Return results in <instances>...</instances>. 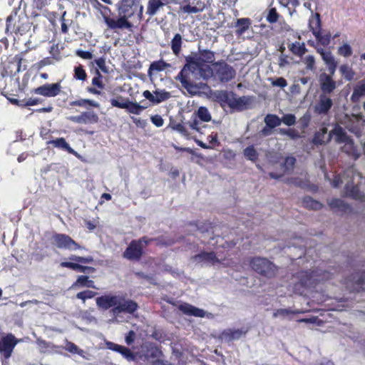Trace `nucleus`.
Instances as JSON below:
<instances>
[{
	"instance_id": "obj_1",
	"label": "nucleus",
	"mask_w": 365,
	"mask_h": 365,
	"mask_svg": "<svg viewBox=\"0 0 365 365\" xmlns=\"http://www.w3.org/2000/svg\"><path fill=\"white\" fill-rule=\"evenodd\" d=\"M144 7L141 0H120L116 4L117 16H103L104 22L110 30L127 29L133 31L134 22L143 19Z\"/></svg>"
},
{
	"instance_id": "obj_2",
	"label": "nucleus",
	"mask_w": 365,
	"mask_h": 365,
	"mask_svg": "<svg viewBox=\"0 0 365 365\" xmlns=\"http://www.w3.org/2000/svg\"><path fill=\"white\" fill-rule=\"evenodd\" d=\"M98 309L108 310L115 317L120 314H133L138 309V303L125 294H104L96 299Z\"/></svg>"
},
{
	"instance_id": "obj_3",
	"label": "nucleus",
	"mask_w": 365,
	"mask_h": 365,
	"mask_svg": "<svg viewBox=\"0 0 365 365\" xmlns=\"http://www.w3.org/2000/svg\"><path fill=\"white\" fill-rule=\"evenodd\" d=\"M185 63L175 77V80L180 82L182 86L190 94L194 95L198 92V87L191 78L199 72L202 76L205 64L202 63L197 53H192L185 56Z\"/></svg>"
},
{
	"instance_id": "obj_4",
	"label": "nucleus",
	"mask_w": 365,
	"mask_h": 365,
	"mask_svg": "<svg viewBox=\"0 0 365 365\" xmlns=\"http://www.w3.org/2000/svg\"><path fill=\"white\" fill-rule=\"evenodd\" d=\"M249 264L254 272L267 279L274 278L278 272L277 267L266 257H252Z\"/></svg>"
},
{
	"instance_id": "obj_5",
	"label": "nucleus",
	"mask_w": 365,
	"mask_h": 365,
	"mask_svg": "<svg viewBox=\"0 0 365 365\" xmlns=\"http://www.w3.org/2000/svg\"><path fill=\"white\" fill-rule=\"evenodd\" d=\"M68 259L71 261L61 262L60 263V267L86 274H93L96 272V269L94 267L81 264L93 262V258L91 256L81 257L76 255H71L68 257Z\"/></svg>"
},
{
	"instance_id": "obj_6",
	"label": "nucleus",
	"mask_w": 365,
	"mask_h": 365,
	"mask_svg": "<svg viewBox=\"0 0 365 365\" xmlns=\"http://www.w3.org/2000/svg\"><path fill=\"white\" fill-rule=\"evenodd\" d=\"M295 277L298 282L294 283L293 290L297 294H306V290L315 288L318 284L316 274L313 271H300L296 273Z\"/></svg>"
},
{
	"instance_id": "obj_7",
	"label": "nucleus",
	"mask_w": 365,
	"mask_h": 365,
	"mask_svg": "<svg viewBox=\"0 0 365 365\" xmlns=\"http://www.w3.org/2000/svg\"><path fill=\"white\" fill-rule=\"evenodd\" d=\"M51 242L53 246L59 250L76 251L83 249V247L71 236L64 233L53 232L51 237Z\"/></svg>"
},
{
	"instance_id": "obj_8",
	"label": "nucleus",
	"mask_w": 365,
	"mask_h": 365,
	"mask_svg": "<svg viewBox=\"0 0 365 365\" xmlns=\"http://www.w3.org/2000/svg\"><path fill=\"white\" fill-rule=\"evenodd\" d=\"M21 341L12 333L0 332V354L4 359H9L13 354L16 346Z\"/></svg>"
},
{
	"instance_id": "obj_9",
	"label": "nucleus",
	"mask_w": 365,
	"mask_h": 365,
	"mask_svg": "<svg viewBox=\"0 0 365 365\" xmlns=\"http://www.w3.org/2000/svg\"><path fill=\"white\" fill-rule=\"evenodd\" d=\"M353 175V170L349 169L346 171L343 176L338 175L332 181V186L334 187H339L341 184L346 181L345 185V195L351 197L354 199H362L363 195L359 191L357 187L353 186L350 182L349 180H346V178H349Z\"/></svg>"
},
{
	"instance_id": "obj_10",
	"label": "nucleus",
	"mask_w": 365,
	"mask_h": 365,
	"mask_svg": "<svg viewBox=\"0 0 365 365\" xmlns=\"http://www.w3.org/2000/svg\"><path fill=\"white\" fill-rule=\"evenodd\" d=\"M215 76L222 83H227L235 78L236 71L232 66L225 61L213 63Z\"/></svg>"
},
{
	"instance_id": "obj_11",
	"label": "nucleus",
	"mask_w": 365,
	"mask_h": 365,
	"mask_svg": "<svg viewBox=\"0 0 365 365\" xmlns=\"http://www.w3.org/2000/svg\"><path fill=\"white\" fill-rule=\"evenodd\" d=\"M330 138H334V140L338 143H344V145L342 150L347 153H354V145L351 139H350L344 130L337 127L331 130L327 138V141L329 140Z\"/></svg>"
},
{
	"instance_id": "obj_12",
	"label": "nucleus",
	"mask_w": 365,
	"mask_h": 365,
	"mask_svg": "<svg viewBox=\"0 0 365 365\" xmlns=\"http://www.w3.org/2000/svg\"><path fill=\"white\" fill-rule=\"evenodd\" d=\"M343 284L350 292L365 289V272H355L346 277Z\"/></svg>"
},
{
	"instance_id": "obj_13",
	"label": "nucleus",
	"mask_w": 365,
	"mask_h": 365,
	"mask_svg": "<svg viewBox=\"0 0 365 365\" xmlns=\"http://www.w3.org/2000/svg\"><path fill=\"white\" fill-rule=\"evenodd\" d=\"M21 20L22 19L16 14L9 15L6 19V32L21 35L25 33L27 26Z\"/></svg>"
},
{
	"instance_id": "obj_14",
	"label": "nucleus",
	"mask_w": 365,
	"mask_h": 365,
	"mask_svg": "<svg viewBox=\"0 0 365 365\" xmlns=\"http://www.w3.org/2000/svg\"><path fill=\"white\" fill-rule=\"evenodd\" d=\"M61 82L55 83H45L32 90V93L47 98L56 97L61 91Z\"/></svg>"
},
{
	"instance_id": "obj_15",
	"label": "nucleus",
	"mask_w": 365,
	"mask_h": 365,
	"mask_svg": "<svg viewBox=\"0 0 365 365\" xmlns=\"http://www.w3.org/2000/svg\"><path fill=\"white\" fill-rule=\"evenodd\" d=\"M144 254V249L139 241L133 240L123 253V257L130 261H139Z\"/></svg>"
},
{
	"instance_id": "obj_16",
	"label": "nucleus",
	"mask_w": 365,
	"mask_h": 365,
	"mask_svg": "<svg viewBox=\"0 0 365 365\" xmlns=\"http://www.w3.org/2000/svg\"><path fill=\"white\" fill-rule=\"evenodd\" d=\"M207 8L205 0H182L181 10L185 14H197Z\"/></svg>"
},
{
	"instance_id": "obj_17",
	"label": "nucleus",
	"mask_w": 365,
	"mask_h": 365,
	"mask_svg": "<svg viewBox=\"0 0 365 365\" xmlns=\"http://www.w3.org/2000/svg\"><path fill=\"white\" fill-rule=\"evenodd\" d=\"M23 60L24 59L21 55H16L14 58L9 60L4 67V71L1 73L2 76H12L19 73Z\"/></svg>"
},
{
	"instance_id": "obj_18",
	"label": "nucleus",
	"mask_w": 365,
	"mask_h": 365,
	"mask_svg": "<svg viewBox=\"0 0 365 365\" xmlns=\"http://www.w3.org/2000/svg\"><path fill=\"white\" fill-rule=\"evenodd\" d=\"M68 119L78 124H94L99 120L98 115L94 111H84L78 115H73Z\"/></svg>"
},
{
	"instance_id": "obj_19",
	"label": "nucleus",
	"mask_w": 365,
	"mask_h": 365,
	"mask_svg": "<svg viewBox=\"0 0 365 365\" xmlns=\"http://www.w3.org/2000/svg\"><path fill=\"white\" fill-rule=\"evenodd\" d=\"M110 104L113 107L126 109L130 113L135 115H139L141 113V111L145 108L143 106L139 105L138 103H135L129 100H127L123 103H118V99H111Z\"/></svg>"
},
{
	"instance_id": "obj_20",
	"label": "nucleus",
	"mask_w": 365,
	"mask_h": 365,
	"mask_svg": "<svg viewBox=\"0 0 365 365\" xmlns=\"http://www.w3.org/2000/svg\"><path fill=\"white\" fill-rule=\"evenodd\" d=\"M192 259L196 262H204L209 265H215L220 262V259L216 256L215 252L213 251H202L200 253L194 255Z\"/></svg>"
},
{
	"instance_id": "obj_21",
	"label": "nucleus",
	"mask_w": 365,
	"mask_h": 365,
	"mask_svg": "<svg viewBox=\"0 0 365 365\" xmlns=\"http://www.w3.org/2000/svg\"><path fill=\"white\" fill-rule=\"evenodd\" d=\"M47 144H51L54 148L66 151L69 154H71L78 158H81V155L70 146L64 138H58L54 140H50L47 142Z\"/></svg>"
},
{
	"instance_id": "obj_22",
	"label": "nucleus",
	"mask_w": 365,
	"mask_h": 365,
	"mask_svg": "<svg viewBox=\"0 0 365 365\" xmlns=\"http://www.w3.org/2000/svg\"><path fill=\"white\" fill-rule=\"evenodd\" d=\"M107 346L109 349L120 353L128 361L135 360V354L129 348L113 342H108Z\"/></svg>"
},
{
	"instance_id": "obj_23",
	"label": "nucleus",
	"mask_w": 365,
	"mask_h": 365,
	"mask_svg": "<svg viewBox=\"0 0 365 365\" xmlns=\"http://www.w3.org/2000/svg\"><path fill=\"white\" fill-rule=\"evenodd\" d=\"M135 241H139L140 245L143 247V249L153 242H158V245L165 246H170L175 243V241L173 239H165V237L163 236L155 238H150L146 236H143L138 240H135Z\"/></svg>"
},
{
	"instance_id": "obj_24",
	"label": "nucleus",
	"mask_w": 365,
	"mask_h": 365,
	"mask_svg": "<svg viewBox=\"0 0 365 365\" xmlns=\"http://www.w3.org/2000/svg\"><path fill=\"white\" fill-rule=\"evenodd\" d=\"M331 73L321 74V91L324 93H330L336 88V82L332 79Z\"/></svg>"
},
{
	"instance_id": "obj_25",
	"label": "nucleus",
	"mask_w": 365,
	"mask_h": 365,
	"mask_svg": "<svg viewBox=\"0 0 365 365\" xmlns=\"http://www.w3.org/2000/svg\"><path fill=\"white\" fill-rule=\"evenodd\" d=\"M287 48L294 56L300 58L307 52L304 43H301L299 41L287 43Z\"/></svg>"
},
{
	"instance_id": "obj_26",
	"label": "nucleus",
	"mask_w": 365,
	"mask_h": 365,
	"mask_svg": "<svg viewBox=\"0 0 365 365\" xmlns=\"http://www.w3.org/2000/svg\"><path fill=\"white\" fill-rule=\"evenodd\" d=\"M321 57L327 65L329 73L334 75L337 66V62L335 61L334 56L330 52L321 51Z\"/></svg>"
},
{
	"instance_id": "obj_27",
	"label": "nucleus",
	"mask_w": 365,
	"mask_h": 365,
	"mask_svg": "<svg viewBox=\"0 0 365 365\" xmlns=\"http://www.w3.org/2000/svg\"><path fill=\"white\" fill-rule=\"evenodd\" d=\"M164 0H148L146 14L150 16H155L165 5Z\"/></svg>"
},
{
	"instance_id": "obj_28",
	"label": "nucleus",
	"mask_w": 365,
	"mask_h": 365,
	"mask_svg": "<svg viewBox=\"0 0 365 365\" xmlns=\"http://www.w3.org/2000/svg\"><path fill=\"white\" fill-rule=\"evenodd\" d=\"M251 24L252 21L249 18L238 19L235 23V27L237 28L235 31L236 35H242L246 31H247L250 29Z\"/></svg>"
},
{
	"instance_id": "obj_29",
	"label": "nucleus",
	"mask_w": 365,
	"mask_h": 365,
	"mask_svg": "<svg viewBox=\"0 0 365 365\" xmlns=\"http://www.w3.org/2000/svg\"><path fill=\"white\" fill-rule=\"evenodd\" d=\"M329 205L331 209L338 212H346L350 210V207L340 199H333Z\"/></svg>"
},
{
	"instance_id": "obj_30",
	"label": "nucleus",
	"mask_w": 365,
	"mask_h": 365,
	"mask_svg": "<svg viewBox=\"0 0 365 365\" xmlns=\"http://www.w3.org/2000/svg\"><path fill=\"white\" fill-rule=\"evenodd\" d=\"M143 348L146 349V353L145 354L146 358L156 359L161 354L160 350L153 343H148Z\"/></svg>"
},
{
	"instance_id": "obj_31",
	"label": "nucleus",
	"mask_w": 365,
	"mask_h": 365,
	"mask_svg": "<svg viewBox=\"0 0 365 365\" xmlns=\"http://www.w3.org/2000/svg\"><path fill=\"white\" fill-rule=\"evenodd\" d=\"M265 125L269 129H273L281 125L280 118L275 114H267L264 119Z\"/></svg>"
},
{
	"instance_id": "obj_32",
	"label": "nucleus",
	"mask_w": 365,
	"mask_h": 365,
	"mask_svg": "<svg viewBox=\"0 0 365 365\" xmlns=\"http://www.w3.org/2000/svg\"><path fill=\"white\" fill-rule=\"evenodd\" d=\"M61 21V32L63 34H67L69 31V27L73 24L72 19L67 18V12L64 11L60 18Z\"/></svg>"
},
{
	"instance_id": "obj_33",
	"label": "nucleus",
	"mask_w": 365,
	"mask_h": 365,
	"mask_svg": "<svg viewBox=\"0 0 365 365\" xmlns=\"http://www.w3.org/2000/svg\"><path fill=\"white\" fill-rule=\"evenodd\" d=\"M220 98L221 101L226 103L230 108L235 109L237 98L235 93L224 92L220 95Z\"/></svg>"
},
{
	"instance_id": "obj_34",
	"label": "nucleus",
	"mask_w": 365,
	"mask_h": 365,
	"mask_svg": "<svg viewBox=\"0 0 365 365\" xmlns=\"http://www.w3.org/2000/svg\"><path fill=\"white\" fill-rule=\"evenodd\" d=\"M170 64L165 62L163 60L160 59L158 61H153L150 65L149 69H148V75H151L153 71H162L165 70V68L170 67Z\"/></svg>"
},
{
	"instance_id": "obj_35",
	"label": "nucleus",
	"mask_w": 365,
	"mask_h": 365,
	"mask_svg": "<svg viewBox=\"0 0 365 365\" xmlns=\"http://www.w3.org/2000/svg\"><path fill=\"white\" fill-rule=\"evenodd\" d=\"M70 106H79V107H86L87 106L93 107V108H98L99 104L98 103L91 100V99H83L81 98L78 100L73 101L69 103Z\"/></svg>"
},
{
	"instance_id": "obj_36",
	"label": "nucleus",
	"mask_w": 365,
	"mask_h": 365,
	"mask_svg": "<svg viewBox=\"0 0 365 365\" xmlns=\"http://www.w3.org/2000/svg\"><path fill=\"white\" fill-rule=\"evenodd\" d=\"M309 26L312 29L313 34L315 36L317 43L319 42V13L316 11L314 19L309 21Z\"/></svg>"
},
{
	"instance_id": "obj_37",
	"label": "nucleus",
	"mask_w": 365,
	"mask_h": 365,
	"mask_svg": "<svg viewBox=\"0 0 365 365\" xmlns=\"http://www.w3.org/2000/svg\"><path fill=\"white\" fill-rule=\"evenodd\" d=\"M364 95H365V83L360 82L357 86L354 87L353 93L351 96V99L353 102L356 103Z\"/></svg>"
},
{
	"instance_id": "obj_38",
	"label": "nucleus",
	"mask_w": 365,
	"mask_h": 365,
	"mask_svg": "<svg viewBox=\"0 0 365 365\" xmlns=\"http://www.w3.org/2000/svg\"><path fill=\"white\" fill-rule=\"evenodd\" d=\"M199 57L201 60L202 63L205 64L207 63H214L215 61V53L213 51L210 50H202L200 51Z\"/></svg>"
},
{
	"instance_id": "obj_39",
	"label": "nucleus",
	"mask_w": 365,
	"mask_h": 365,
	"mask_svg": "<svg viewBox=\"0 0 365 365\" xmlns=\"http://www.w3.org/2000/svg\"><path fill=\"white\" fill-rule=\"evenodd\" d=\"M182 36L180 34H175L171 40V49L175 56H178L182 48Z\"/></svg>"
},
{
	"instance_id": "obj_40",
	"label": "nucleus",
	"mask_w": 365,
	"mask_h": 365,
	"mask_svg": "<svg viewBox=\"0 0 365 365\" xmlns=\"http://www.w3.org/2000/svg\"><path fill=\"white\" fill-rule=\"evenodd\" d=\"M195 115H196V117L202 122H210L212 118L208 109L203 106L198 108Z\"/></svg>"
},
{
	"instance_id": "obj_41",
	"label": "nucleus",
	"mask_w": 365,
	"mask_h": 365,
	"mask_svg": "<svg viewBox=\"0 0 365 365\" xmlns=\"http://www.w3.org/2000/svg\"><path fill=\"white\" fill-rule=\"evenodd\" d=\"M245 157L252 162L257 161L258 159V153L255 148L254 145H249L246 148L244 149L243 151Z\"/></svg>"
},
{
	"instance_id": "obj_42",
	"label": "nucleus",
	"mask_w": 365,
	"mask_h": 365,
	"mask_svg": "<svg viewBox=\"0 0 365 365\" xmlns=\"http://www.w3.org/2000/svg\"><path fill=\"white\" fill-rule=\"evenodd\" d=\"M302 204L304 207L309 210H317L319 207V202L309 196L302 199Z\"/></svg>"
},
{
	"instance_id": "obj_43",
	"label": "nucleus",
	"mask_w": 365,
	"mask_h": 365,
	"mask_svg": "<svg viewBox=\"0 0 365 365\" xmlns=\"http://www.w3.org/2000/svg\"><path fill=\"white\" fill-rule=\"evenodd\" d=\"M171 95L169 92L165 91H158L156 90L154 91V99L155 104L160 103L163 101H165L170 98Z\"/></svg>"
},
{
	"instance_id": "obj_44",
	"label": "nucleus",
	"mask_w": 365,
	"mask_h": 365,
	"mask_svg": "<svg viewBox=\"0 0 365 365\" xmlns=\"http://www.w3.org/2000/svg\"><path fill=\"white\" fill-rule=\"evenodd\" d=\"M185 124L186 123H183L172 122L170 123V126L173 130L179 132L180 134L185 137H188L190 133L186 128Z\"/></svg>"
},
{
	"instance_id": "obj_45",
	"label": "nucleus",
	"mask_w": 365,
	"mask_h": 365,
	"mask_svg": "<svg viewBox=\"0 0 365 365\" xmlns=\"http://www.w3.org/2000/svg\"><path fill=\"white\" fill-rule=\"evenodd\" d=\"M73 77L74 78L82 81L86 80L87 73L82 65L79 64L78 66H75Z\"/></svg>"
},
{
	"instance_id": "obj_46",
	"label": "nucleus",
	"mask_w": 365,
	"mask_h": 365,
	"mask_svg": "<svg viewBox=\"0 0 365 365\" xmlns=\"http://www.w3.org/2000/svg\"><path fill=\"white\" fill-rule=\"evenodd\" d=\"M339 71L341 73V75L347 81H351L354 77V75H355L354 72L353 71L351 68H350L346 64H344V65L341 66L339 68Z\"/></svg>"
},
{
	"instance_id": "obj_47",
	"label": "nucleus",
	"mask_w": 365,
	"mask_h": 365,
	"mask_svg": "<svg viewBox=\"0 0 365 365\" xmlns=\"http://www.w3.org/2000/svg\"><path fill=\"white\" fill-rule=\"evenodd\" d=\"M96 294L97 292L86 289L77 293L76 298L82 300L84 302L86 299L93 298Z\"/></svg>"
},
{
	"instance_id": "obj_48",
	"label": "nucleus",
	"mask_w": 365,
	"mask_h": 365,
	"mask_svg": "<svg viewBox=\"0 0 365 365\" xmlns=\"http://www.w3.org/2000/svg\"><path fill=\"white\" fill-rule=\"evenodd\" d=\"M279 133L282 135H286L293 140H296L300 138L299 133L294 128H280L279 130Z\"/></svg>"
},
{
	"instance_id": "obj_49",
	"label": "nucleus",
	"mask_w": 365,
	"mask_h": 365,
	"mask_svg": "<svg viewBox=\"0 0 365 365\" xmlns=\"http://www.w3.org/2000/svg\"><path fill=\"white\" fill-rule=\"evenodd\" d=\"M304 311H300V310L292 311L289 309H278L274 312L273 317H277L278 316L285 317L289 314H296L304 313Z\"/></svg>"
},
{
	"instance_id": "obj_50",
	"label": "nucleus",
	"mask_w": 365,
	"mask_h": 365,
	"mask_svg": "<svg viewBox=\"0 0 365 365\" xmlns=\"http://www.w3.org/2000/svg\"><path fill=\"white\" fill-rule=\"evenodd\" d=\"M242 334V331L240 329H229L223 333L225 338L228 339L229 340L237 339L241 337Z\"/></svg>"
},
{
	"instance_id": "obj_51",
	"label": "nucleus",
	"mask_w": 365,
	"mask_h": 365,
	"mask_svg": "<svg viewBox=\"0 0 365 365\" xmlns=\"http://www.w3.org/2000/svg\"><path fill=\"white\" fill-rule=\"evenodd\" d=\"M279 14L275 8H271L267 15L266 19L270 24H274L278 21Z\"/></svg>"
},
{
	"instance_id": "obj_52",
	"label": "nucleus",
	"mask_w": 365,
	"mask_h": 365,
	"mask_svg": "<svg viewBox=\"0 0 365 365\" xmlns=\"http://www.w3.org/2000/svg\"><path fill=\"white\" fill-rule=\"evenodd\" d=\"M280 119L282 120V123H284L288 126H292L296 123V117L294 114H284Z\"/></svg>"
},
{
	"instance_id": "obj_53",
	"label": "nucleus",
	"mask_w": 365,
	"mask_h": 365,
	"mask_svg": "<svg viewBox=\"0 0 365 365\" xmlns=\"http://www.w3.org/2000/svg\"><path fill=\"white\" fill-rule=\"evenodd\" d=\"M271 84L274 87H279L284 88L287 86V80L283 77H279L276 79L269 78Z\"/></svg>"
},
{
	"instance_id": "obj_54",
	"label": "nucleus",
	"mask_w": 365,
	"mask_h": 365,
	"mask_svg": "<svg viewBox=\"0 0 365 365\" xmlns=\"http://www.w3.org/2000/svg\"><path fill=\"white\" fill-rule=\"evenodd\" d=\"M332 106V101L329 98L321 97V113L327 112L331 108Z\"/></svg>"
},
{
	"instance_id": "obj_55",
	"label": "nucleus",
	"mask_w": 365,
	"mask_h": 365,
	"mask_svg": "<svg viewBox=\"0 0 365 365\" xmlns=\"http://www.w3.org/2000/svg\"><path fill=\"white\" fill-rule=\"evenodd\" d=\"M88 279V277L86 276V275H80L78 277L77 279L76 280L75 282H73V285H72V287H78V288H80V287H85L86 284H87V281Z\"/></svg>"
},
{
	"instance_id": "obj_56",
	"label": "nucleus",
	"mask_w": 365,
	"mask_h": 365,
	"mask_svg": "<svg viewBox=\"0 0 365 365\" xmlns=\"http://www.w3.org/2000/svg\"><path fill=\"white\" fill-rule=\"evenodd\" d=\"M338 53L344 57H349L352 54V49L349 44L345 43L339 48Z\"/></svg>"
},
{
	"instance_id": "obj_57",
	"label": "nucleus",
	"mask_w": 365,
	"mask_h": 365,
	"mask_svg": "<svg viewBox=\"0 0 365 365\" xmlns=\"http://www.w3.org/2000/svg\"><path fill=\"white\" fill-rule=\"evenodd\" d=\"M289 182L301 188H307L309 187L308 182L304 181L299 178H291Z\"/></svg>"
},
{
	"instance_id": "obj_58",
	"label": "nucleus",
	"mask_w": 365,
	"mask_h": 365,
	"mask_svg": "<svg viewBox=\"0 0 365 365\" xmlns=\"http://www.w3.org/2000/svg\"><path fill=\"white\" fill-rule=\"evenodd\" d=\"M92 85L100 89L104 88V84L102 81V76L98 71H96V76H94L92 79Z\"/></svg>"
},
{
	"instance_id": "obj_59",
	"label": "nucleus",
	"mask_w": 365,
	"mask_h": 365,
	"mask_svg": "<svg viewBox=\"0 0 365 365\" xmlns=\"http://www.w3.org/2000/svg\"><path fill=\"white\" fill-rule=\"evenodd\" d=\"M196 227L201 232H208L212 229V224L208 221L202 222L201 224H196Z\"/></svg>"
},
{
	"instance_id": "obj_60",
	"label": "nucleus",
	"mask_w": 365,
	"mask_h": 365,
	"mask_svg": "<svg viewBox=\"0 0 365 365\" xmlns=\"http://www.w3.org/2000/svg\"><path fill=\"white\" fill-rule=\"evenodd\" d=\"M51 60L49 57H46L36 63L34 65V68L38 71L41 70L44 66H48L51 64Z\"/></svg>"
},
{
	"instance_id": "obj_61",
	"label": "nucleus",
	"mask_w": 365,
	"mask_h": 365,
	"mask_svg": "<svg viewBox=\"0 0 365 365\" xmlns=\"http://www.w3.org/2000/svg\"><path fill=\"white\" fill-rule=\"evenodd\" d=\"M186 124L189 125V127L197 131L200 130V120L196 117V115H193L190 120H189Z\"/></svg>"
},
{
	"instance_id": "obj_62",
	"label": "nucleus",
	"mask_w": 365,
	"mask_h": 365,
	"mask_svg": "<svg viewBox=\"0 0 365 365\" xmlns=\"http://www.w3.org/2000/svg\"><path fill=\"white\" fill-rule=\"evenodd\" d=\"M65 349L72 354H79L80 349L77 345L71 341H67Z\"/></svg>"
},
{
	"instance_id": "obj_63",
	"label": "nucleus",
	"mask_w": 365,
	"mask_h": 365,
	"mask_svg": "<svg viewBox=\"0 0 365 365\" xmlns=\"http://www.w3.org/2000/svg\"><path fill=\"white\" fill-rule=\"evenodd\" d=\"M151 122L158 128L161 127L164 124V120L161 115L156 114L150 117Z\"/></svg>"
},
{
	"instance_id": "obj_64",
	"label": "nucleus",
	"mask_w": 365,
	"mask_h": 365,
	"mask_svg": "<svg viewBox=\"0 0 365 365\" xmlns=\"http://www.w3.org/2000/svg\"><path fill=\"white\" fill-rule=\"evenodd\" d=\"M304 63L306 65L307 69L312 70L314 68V63H315L314 57L313 56H312V55L307 56L304 59Z\"/></svg>"
}]
</instances>
